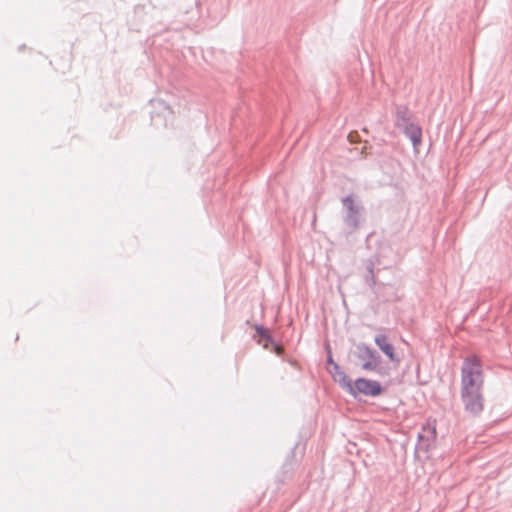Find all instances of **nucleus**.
Wrapping results in <instances>:
<instances>
[{"instance_id":"obj_1","label":"nucleus","mask_w":512,"mask_h":512,"mask_svg":"<svg viewBox=\"0 0 512 512\" xmlns=\"http://www.w3.org/2000/svg\"><path fill=\"white\" fill-rule=\"evenodd\" d=\"M484 374L482 363L476 356L467 357L461 369V391H482Z\"/></svg>"},{"instance_id":"obj_2","label":"nucleus","mask_w":512,"mask_h":512,"mask_svg":"<svg viewBox=\"0 0 512 512\" xmlns=\"http://www.w3.org/2000/svg\"><path fill=\"white\" fill-rule=\"evenodd\" d=\"M352 385L354 388L355 397L358 394L376 397L382 393V387L378 381L366 378H359L354 383H352Z\"/></svg>"},{"instance_id":"obj_3","label":"nucleus","mask_w":512,"mask_h":512,"mask_svg":"<svg viewBox=\"0 0 512 512\" xmlns=\"http://www.w3.org/2000/svg\"><path fill=\"white\" fill-rule=\"evenodd\" d=\"M461 398L465 409L473 414H478L483 410L482 391H461Z\"/></svg>"},{"instance_id":"obj_4","label":"nucleus","mask_w":512,"mask_h":512,"mask_svg":"<svg viewBox=\"0 0 512 512\" xmlns=\"http://www.w3.org/2000/svg\"><path fill=\"white\" fill-rule=\"evenodd\" d=\"M358 358L363 361L362 369L367 371L376 370L379 365V356L368 347H359Z\"/></svg>"},{"instance_id":"obj_5","label":"nucleus","mask_w":512,"mask_h":512,"mask_svg":"<svg viewBox=\"0 0 512 512\" xmlns=\"http://www.w3.org/2000/svg\"><path fill=\"white\" fill-rule=\"evenodd\" d=\"M375 343L379 349L389 358L390 361L399 362V358H397L395 355L394 347L386 335H377L375 337Z\"/></svg>"},{"instance_id":"obj_6","label":"nucleus","mask_w":512,"mask_h":512,"mask_svg":"<svg viewBox=\"0 0 512 512\" xmlns=\"http://www.w3.org/2000/svg\"><path fill=\"white\" fill-rule=\"evenodd\" d=\"M335 371L332 373V376L335 381H337L343 388L348 390L352 395H355L354 388L350 378L342 371L339 366H334Z\"/></svg>"},{"instance_id":"obj_7","label":"nucleus","mask_w":512,"mask_h":512,"mask_svg":"<svg viewBox=\"0 0 512 512\" xmlns=\"http://www.w3.org/2000/svg\"><path fill=\"white\" fill-rule=\"evenodd\" d=\"M407 135L411 139L414 147H417L421 144L422 141V130L419 126L410 125L406 130Z\"/></svg>"},{"instance_id":"obj_8","label":"nucleus","mask_w":512,"mask_h":512,"mask_svg":"<svg viewBox=\"0 0 512 512\" xmlns=\"http://www.w3.org/2000/svg\"><path fill=\"white\" fill-rule=\"evenodd\" d=\"M345 202H352V199L351 198H346Z\"/></svg>"}]
</instances>
